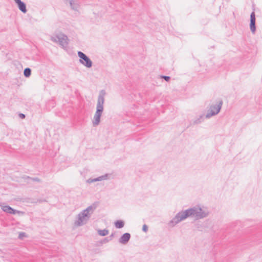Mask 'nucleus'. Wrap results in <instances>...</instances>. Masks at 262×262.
I'll use <instances>...</instances> for the list:
<instances>
[{"label":"nucleus","instance_id":"obj_1","mask_svg":"<svg viewBox=\"0 0 262 262\" xmlns=\"http://www.w3.org/2000/svg\"><path fill=\"white\" fill-rule=\"evenodd\" d=\"M208 213L203 210L200 207H194L184 211L178 212L176 216L168 223V225L173 227L180 222L188 217H194L196 220L205 217Z\"/></svg>","mask_w":262,"mask_h":262},{"label":"nucleus","instance_id":"obj_2","mask_svg":"<svg viewBox=\"0 0 262 262\" xmlns=\"http://www.w3.org/2000/svg\"><path fill=\"white\" fill-rule=\"evenodd\" d=\"M97 207V204L94 203L80 212L77 216L76 220L74 222V225L76 227H80L86 224Z\"/></svg>","mask_w":262,"mask_h":262},{"label":"nucleus","instance_id":"obj_3","mask_svg":"<svg viewBox=\"0 0 262 262\" xmlns=\"http://www.w3.org/2000/svg\"><path fill=\"white\" fill-rule=\"evenodd\" d=\"M105 94V93L104 91L102 90L99 95L97 103L96 112L93 120V125L94 126L98 125L100 122V117L104 109L103 104L104 102Z\"/></svg>","mask_w":262,"mask_h":262},{"label":"nucleus","instance_id":"obj_4","mask_svg":"<svg viewBox=\"0 0 262 262\" xmlns=\"http://www.w3.org/2000/svg\"><path fill=\"white\" fill-rule=\"evenodd\" d=\"M223 105V101L221 100L216 104H212L209 106L207 113L205 117L206 118H210L212 116L217 115L220 111Z\"/></svg>","mask_w":262,"mask_h":262},{"label":"nucleus","instance_id":"obj_5","mask_svg":"<svg viewBox=\"0 0 262 262\" xmlns=\"http://www.w3.org/2000/svg\"><path fill=\"white\" fill-rule=\"evenodd\" d=\"M51 40L53 42H58L63 48H66L68 45L67 36L62 33L58 34L55 36H52Z\"/></svg>","mask_w":262,"mask_h":262},{"label":"nucleus","instance_id":"obj_6","mask_svg":"<svg viewBox=\"0 0 262 262\" xmlns=\"http://www.w3.org/2000/svg\"><path fill=\"white\" fill-rule=\"evenodd\" d=\"M78 57L80 58L79 62L86 67L88 68H90L92 67V61L85 54L81 51H78L77 53Z\"/></svg>","mask_w":262,"mask_h":262},{"label":"nucleus","instance_id":"obj_7","mask_svg":"<svg viewBox=\"0 0 262 262\" xmlns=\"http://www.w3.org/2000/svg\"><path fill=\"white\" fill-rule=\"evenodd\" d=\"M0 207L5 212L10 214H15L16 213L18 214H24V212L14 209L10 206L6 205L4 203H0Z\"/></svg>","mask_w":262,"mask_h":262},{"label":"nucleus","instance_id":"obj_8","mask_svg":"<svg viewBox=\"0 0 262 262\" xmlns=\"http://www.w3.org/2000/svg\"><path fill=\"white\" fill-rule=\"evenodd\" d=\"M250 28L252 33L254 34L256 31L255 14L254 12H252L250 15Z\"/></svg>","mask_w":262,"mask_h":262},{"label":"nucleus","instance_id":"obj_9","mask_svg":"<svg viewBox=\"0 0 262 262\" xmlns=\"http://www.w3.org/2000/svg\"><path fill=\"white\" fill-rule=\"evenodd\" d=\"M130 234L129 233L123 234L119 239V242L122 244L125 245L129 241Z\"/></svg>","mask_w":262,"mask_h":262},{"label":"nucleus","instance_id":"obj_10","mask_svg":"<svg viewBox=\"0 0 262 262\" xmlns=\"http://www.w3.org/2000/svg\"><path fill=\"white\" fill-rule=\"evenodd\" d=\"M15 3L17 5L19 9L23 13H26L27 11L26 9V5L25 3L21 1V0H14Z\"/></svg>","mask_w":262,"mask_h":262},{"label":"nucleus","instance_id":"obj_11","mask_svg":"<svg viewBox=\"0 0 262 262\" xmlns=\"http://www.w3.org/2000/svg\"><path fill=\"white\" fill-rule=\"evenodd\" d=\"M108 174H105L104 175L100 176V177H98L97 178L89 179L87 180V182L88 183H92L93 182H96V181H102V180H107L108 179Z\"/></svg>","mask_w":262,"mask_h":262},{"label":"nucleus","instance_id":"obj_12","mask_svg":"<svg viewBox=\"0 0 262 262\" xmlns=\"http://www.w3.org/2000/svg\"><path fill=\"white\" fill-rule=\"evenodd\" d=\"M71 8L75 11H77L79 8V4L78 1L75 0L69 1Z\"/></svg>","mask_w":262,"mask_h":262},{"label":"nucleus","instance_id":"obj_13","mask_svg":"<svg viewBox=\"0 0 262 262\" xmlns=\"http://www.w3.org/2000/svg\"><path fill=\"white\" fill-rule=\"evenodd\" d=\"M115 226L117 228L120 229L124 227V223L122 220H117L115 223Z\"/></svg>","mask_w":262,"mask_h":262},{"label":"nucleus","instance_id":"obj_14","mask_svg":"<svg viewBox=\"0 0 262 262\" xmlns=\"http://www.w3.org/2000/svg\"><path fill=\"white\" fill-rule=\"evenodd\" d=\"M204 121V115H202L198 118L193 121V124H199Z\"/></svg>","mask_w":262,"mask_h":262},{"label":"nucleus","instance_id":"obj_15","mask_svg":"<svg viewBox=\"0 0 262 262\" xmlns=\"http://www.w3.org/2000/svg\"><path fill=\"white\" fill-rule=\"evenodd\" d=\"M31 74V70L29 68H26L24 71V75L26 77H29Z\"/></svg>","mask_w":262,"mask_h":262},{"label":"nucleus","instance_id":"obj_16","mask_svg":"<svg viewBox=\"0 0 262 262\" xmlns=\"http://www.w3.org/2000/svg\"><path fill=\"white\" fill-rule=\"evenodd\" d=\"M98 233L99 235L103 236L107 235L108 234V230L107 229L98 230Z\"/></svg>","mask_w":262,"mask_h":262},{"label":"nucleus","instance_id":"obj_17","mask_svg":"<svg viewBox=\"0 0 262 262\" xmlns=\"http://www.w3.org/2000/svg\"><path fill=\"white\" fill-rule=\"evenodd\" d=\"M161 78L164 79L166 81H168L170 79V77L168 76H161Z\"/></svg>","mask_w":262,"mask_h":262},{"label":"nucleus","instance_id":"obj_18","mask_svg":"<svg viewBox=\"0 0 262 262\" xmlns=\"http://www.w3.org/2000/svg\"><path fill=\"white\" fill-rule=\"evenodd\" d=\"M142 230L144 232H146L148 230V227L146 225H144L142 227Z\"/></svg>","mask_w":262,"mask_h":262},{"label":"nucleus","instance_id":"obj_19","mask_svg":"<svg viewBox=\"0 0 262 262\" xmlns=\"http://www.w3.org/2000/svg\"><path fill=\"white\" fill-rule=\"evenodd\" d=\"M24 236H25V233L24 232H20L19 234V236L18 237L20 238V239H21L23 238V237Z\"/></svg>","mask_w":262,"mask_h":262},{"label":"nucleus","instance_id":"obj_20","mask_svg":"<svg viewBox=\"0 0 262 262\" xmlns=\"http://www.w3.org/2000/svg\"><path fill=\"white\" fill-rule=\"evenodd\" d=\"M33 181H36V182H40V180L39 178H32L31 179Z\"/></svg>","mask_w":262,"mask_h":262},{"label":"nucleus","instance_id":"obj_21","mask_svg":"<svg viewBox=\"0 0 262 262\" xmlns=\"http://www.w3.org/2000/svg\"><path fill=\"white\" fill-rule=\"evenodd\" d=\"M19 117L21 119H24L26 117L25 115L22 113L19 114Z\"/></svg>","mask_w":262,"mask_h":262},{"label":"nucleus","instance_id":"obj_22","mask_svg":"<svg viewBox=\"0 0 262 262\" xmlns=\"http://www.w3.org/2000/svg\"><path fill=\"white\" fill-rule=\"evenodd\" d=\"M114 235H115L114 233H112L111 235L109 236L110 240H112L113 237H114Z\"/></svg>","mask_w":262,"mask_h":262},{"label":"nucleus","instance_id":"obj_23","mask_svg":"<svg viewBox=\"0 0 262 262\" xmlns=\"http://www.w3.org/2000/svg\"><path fill=\"white\" fill-rule=\"evenodd\" d=\"M110 238L109 237H106L104 239V241L105 242H108V241H110Z\"/></svg>","mask_w":262,"mask_h":262}]
</instances>
